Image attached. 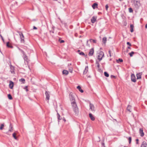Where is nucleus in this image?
Listing matches in <instances>:
<instances>
[{
	"instance_id": "f257e3e1",
	"label": "nucleus",
	"mask_w": 147,
	"mask_h": 147,
	"mask_svg": "<svg viewBox=\"0 0 147 147\" xmlns=\"http://www.w3.org/2000/svg\"><path fill=\"white\" fill-rule=\"evenodd\" d=\"M72 106L73 107L74 111L76 114L78 115L79 113L78 108L77 107L76 102H73Z\"/></svg>"
},
{
	"instance_id": "f03ea898",
	"label": "nucleus",
	"mask_w": 147,
	"mask_h": 147,
	"mask_svg": "<svg viewBox=\"0 0 147 147\" xmlns=\"http://www.w3.org/2000/svg\"><path fill=\"white\" fill-rule=\"evenodd\" d=\"M17 32L19 33L21 39L20 42L21 43H24L25 41L24 40V36L22 32L17 31Z\"/></svg>"
},
{
	"instance_id": "7ed1b4c3",
	"label": "nucleus",
	"mask_w": 147,
	"mask_h": 147,
	"mask_svg": "<svg viewBox=\"0 0 147 147\" xmlns=\"http://www.w3.org/2000/svg\"><path fill=\"white\" fill-rule=\"evenodd\" d=\"M104 56V53L102 51H100L98 54L97 57L99 61H100L102 60V58Z\"/></svg>"
},
{
	"instance_id": "20e7f679",
	"label": "nucleus",
	"mask_w": 147,
	"mask_h": 147,
	"mask_svg": "<svg viewBox=\"0 0 147 147\" xmlns=\"http://www.w3.org/2000/svg\"><path fill=\"white\" fill-rule=\"evenodd\" d=\"M69 98L70 101H71V105L73 104V102H76L75 98L74 97L73 94L72 92H70L69 95Z\"/></svg>"
},
{
	"instance_id": "39448f33",
	"label": "nucleus",
	"mask_w": 147,
	"mask_h": 147,
	"mask_svg": "<svg viewBox=\"0 0 147 147\" xmlns=\"http://www.w3.org/2000/svg\"><path fill=\"white\" fill-rule=\"evenodd\" d=\"M45 94L46 96V100L49 101L50 97L49 92L46 91Z\"/></svg>"
},
{
	"instance_id": "423d86ee",
	"label": "nucleus",
	"mask_w": 147,
	"mask_h": 147,
	"mask_svg": "<svg viewBox=\"0 0 147 147\" xmlns=\"http://www.w3.org/2000/svg\"><path fill=\"white\" fill-rule=\"evenodd\" d=\"M10 66V72L11 73L13 74H15V72L14 71L15 70V68L12 65H11Z\"/></svg>"
},
{
	"instance_id": "0eeeda50",
	"label": "nucleus",
	"mask_w": 147,
	"mask_h": 147,
	"mask_svg": "<svg viewBox=\"0 0 147 147\" xmlns=\"http://www.w3.org/2000/svg\"><path fill=\"white\" fill-rule=\"evenodd\" d=\"M94 53V48L91 49L89 51L88 55L89 56H92L93 55Z\"/></svg>"
},
{
	"instance_id": "6e6552de",
	"label": "nucleus",
	"mask_w": 147,
	"mask_h": 147,
	"mask_svg": "<svg viewBox=\"0 0 147 147\" xmlns=\"http://www.w3.org/2000/svg\"><path fill=\"white\" fill-rule=\"evenodd\" d=\"M131 80L134 82H136V80L135 76L134 74H132L131 75Z\"/></svg>"
},
{
	"instance_id": "1a4fd4ad",
	"label": "nucleus",
	"mask_w": 147,
	"mask_h": 147,
	"mask_svg": "<svg viewBox=\"0 0 147 147\" xmlns=\"http://www.w3.org/2000/svg\"><path fill=\"white\" fill-rule=\"evenodd\" d=\"M97 17L95 16H93L91 19V22L92 23H94L96 21Z\"/></svg>"
},
{
	"instance_id": "9d476101",
	"label": "nucleus",
	"mask_w": 147,
	"mask_h": 147,
	"mask_svg": "<svg viewBox=\"0 0 147 147\" xmlns=\"http://www.w3.org/2000/svg\"><path fill=\"white\" fill-rule=\"evenodd\" d=\"M13 85H14V83L13 82L11 81H10L9 82V87L11 89H12L13 87Z\"/></svg>"
},
{
	"instance_id": "9b49d317",
	"label": "nucleus",
	"mask_w": 147,
	"mask_h": 147,
	"mask_svg": "<svg viewBox=\"0 0 147 147\" xmlns=\"http://www.w3.org/2000/svg\"><path fill=\"white\" fill-rule=\"evenodd\" d=\"M139 133L140 136L141 137H143L144 135V133L143 132V129L142 128H140L139 130Z\"/></svg>"
},
{
	"instance_id": "f8f14e48",
	"label": "nucleus",
	"mask_w": 147,
	"mask_h": 147,
	"mask_svg": "<svg viewBox=\"0 0 147 147\" xmlns=\"http://www.w3.org/2000/svg\"><path fill=\"white\" fill-rule=\"evenodd\" d=\"M147 143L145 141H143L141 144L140 147H147Z\"/></svg>"
},
{
	"instance_id": "ddd939ff",
	"label": "nucleus",
	"mask_w": 147,
	"mask_h": 147,
	"mask_svg": "<svg viewBox=\"0 0 147 147\" xmlns=\"http://www.w3.org/2000/svg\"><path fill=\"white\" fill-rule=\"evenodd\" d=\"M13 130V126L12 124L10 123L9 125V129L8 131L7 132L8 133L9 132H11Z\"/></svg>"
},
{
	"instance_id": "4468645a",
	"label": "nucleus",
	"mask_w": 147,
	"mask_h": 147,
	"mask_svg": "<svg viewBox=\"0 0 147 147\" xmlns=\"http://www.w3.org/2000/svg\"><path fill=\"white\" fill-rule=\"evenodd\" d=\"M90 109L92 111H94V105L91 104V103H90Z\"/></svg>"
},
{
	"instance_id": "2eb2a0df",
	"label": "nucleus",
	"mask_w": 147,
	"mask_h": 147,
	"mask_svg": "<svg viewBox=\"0 0 147 147\" xmlns=\"http://www.w3.org/2000/svg\"><path fill=\"white\" fill-rule=\"evenodd\" d=\"M89 117H90V118L92 120V121H94L95 119V118H94V117L93 116V115H92V114L91 113H90L89 114Z\"/></svg>"
},
{
	"instance_id": "dca6fc26",
	"label": "nucleus",
	"mask_w": 147,
	"mask_h": 147,
	"mask_svg": "<svg viewBox=\"0 0 147 147\" xmlns=\"http://www.w3.org/2000/svg\"><path fill=\"white\" fill-rule=\"evenodd\" d=\"M7 47L9 48H13V46L9 43V42H7L6 44Z\"/></svg>"
},
{
	"instance_id": "f3484780",
	"label": "nucleus",
	"mask_w": 147,
	"mask_h": 147,
	"mask_svg": "<svg viewBox=\"0 0 147 147\" xmlns=\"http://www.w3.org/2000/svg\"><path fill=\"white\" fill-rule=\"evenodd\" d=\"M142 74L140 73H139L136 74V76L137 78V79H139L141 78Z\"/></svg>"
},
{
	"instance_id": "a211bd4d",
	"label": "nucleus",
	"mask_w": 147,
	"mask_h": 147,
	"mask_svg": "<svg viewBox=\"0 0 147 147\" xmlns=\"http://www.w3.org/2000/svg\"><path fill=\"white\" fill-rule=\"evenodd\" d=\"M88 66H86L85 67V68L83 74H86L88 71Z\"/></svg>"
},
{
	"instance_id": "6ab92c4d",
	"label": "nucleus",
	"mask_w": 147,
	"mask_h": 147,
	"mask_svg": "<svg viewBox=\"0 0 147 147\" xmlns=\"http://www.w3.org/2000/svg\"><path fill=\"white\" fill-rule=\"evenodd\" d=\"M77 88L78 89L79 91H80L81 93H83L84 92V91L83 90H82L81 88V87L80 86H78Z\"/></svg>"
},
{
	"instance_id": "aec40b11",
	"label": "nucleus",
	"mask_w": 147,
	"mask_h": 147,
	"mask_svg": "<svg viewBox=\"0 0 147 147\" xmlns=\"http://www.w3.org/2000/svg\"><path fill=\"white\" fill-rule=\"evenodd\" d=\"M134 26L133 24H131L130 25V31L131 32H132L134 31Z\"/></svg>"
},
{
	"instance_id": "412c9836",
	"label": "nucleus",
	"mask_w": 147,
	"mask_h": 147,
	"mask_svg": "<svg viewBox=\"0 0 147 147\" xmlns=\"http://www.w3.org/2000/svg\"><path fill=\"white\" fill-rule=\"evenodd\" d=\"M62 74H63L67 75L69 74V72L67 70H64L62 71Z\"/></svg>"
},
{
	"instance_id": "4be33fe9",
	"label": "nucleus",
	"mask_w": 147,
	"mask_h": 147,
	"mask_svg": "<svg viewBox=\"0 0 147 147\" xmlns=\"http://www.w3.org/2000/svg\"><path fill=\"white\" fill-rule=\"evenodd\" d=\"M98 4L96 3H94L92 6L93 9H95L96 7H97L98 6Z\"/></svg>"
},
{
	"instance_id": "5701e85b",
	"label": "nucleus",
	"mask_w": 147,
	"mask_h": 147,
	"mask_svg": "<svg viewBox=\"0 0 147 147\" xmlns=\"http://www.w3.org/2000/svg\"><path fill=\"white\" fill-rule=\"evenodd\" d=\"M57 116L58 121H59V120H60L62 119V118L61 117L60 115L58 113L57 114Z\"/></svg>"
},
{
	"instance_id": "b1692460",
	"label": "nucleus",
	"mask_w": 147,
	"mask_h": 147,
	"mask_svg": "<svg viewBox=\"0 0 147 147\" xmlns=\"http://www.w3.org/2000/svg\"><path fill=\"white\" fill-rule=\"evenodd\" d=\"M131 106L130 105H128L127 108V110L129 111L130 112H131V111H130Z\"/></svg>"
},
{
	"instance_id": "393cba45",
	"label": "nucleus",
	"mask_w": 147,
	"mask_h": 147,
	"mask_svg": "<svg viewBox=\"0 0 147 147\" xmlns=\"http://www.w3.org/2000/svg\"><path fill=\"white\" fill-rule=\"evenodd\" d=\"M102 41L103 43L105 44L107 41V38L106 37H103L102 38Z\"/></svg>"
},
{
	"instance_id": "a878e982",
	"label": "nucleus",
	"mask_w": 147,
	"mask_h": 147,
	"mask_svg": "<svg viewBox=\"0 0 147 147\" xmlns=\"http://www.w3.org/2000/svg\"><path fill=\"white\" fill-rule=\"evenodd\" d=\"M96 65L98 68H99L100 67V65L99 61L96 60Z\"/></svg>"
},
{
	"instance_id": "bb28decb",
	"label": "nucleus",
	"mask_w": 147,
	"mask_h": 147,
	"mask_svg": "<svg viewBox=\"0 0 147 147\" xmlns=\"http://www.w3.org/2000/svg\"><path fill=\"white\" fill-rule=\"evenodd\" d=\"M89 40L91 42H92L93 43H96V40H95L90 39Z\"/></svg>"
},
{
	"instance_id": "cd10ccee",
	"label": "nucleus",
	"mask_w": 147,
	"mask_h": 147,
	"mask_svg": "<svg viewBox=\"0 0 147 147\" xmlns=\"http://www.w3.org/2000/svg\"><path fill=\"white\" fill-rule=\"evenodd\" d=\"M20 81L22 82V83L24 84L25 82V80L24 78H21L19 80Z\"/></svg>"
},
{
	"instance_id": "c85d7f7f",
	"label": "nucleus",
	"mask_w": 147,
	"mask_h": 147,
	"mask_svg": "<svg viewBox=\"0 0 147 147\" xmlns=\"http://www.w3.org/2000/svg\"><path fill=\"white\" fill-rule=\"evenodd\" d=\"M12 136L15 139L17 140V137L16 136V134L15 132L13 134Z\"/></svg>"
},
{
	"instance_id": "c756f323",
	"label": "nucleus",
	"mask_w": 147,
	"mask_h": 147,
	"mask_svg": "<svg viewBox=\"0 0 147 147\" xmlns=\"http://www.w3.org/2000/svg\"><path fill=\"white\" fill-rule=\"evenodd\" d=\"M135 53L133 51H131V53H129V54L130 57H132L133 56V55L135 53Z\"/></svg>"
},
{
	"instance_id": "7c9ffc66",
	"label": "nucleus",
	"mask_w": 147,
	"mask_h": 147,
	"mask_svg": "<svg viewBox=\"0 0 147 147\" xmlns=\"http://www.w3.org/2000/svg\"><path fill=\"white\" fill-rule=\"evenodd\" d=\"M123 62V60L121 59H119L118 60H117V62L118 63L120 62Z\"/></svg>"
},
{
	"instance_id": "2f4dec72",
	"label": "nucleus",
	"mask_w": 147,
	"mask_h": 147,
	"mask_svg": "<svg viewBox=\"0 0 147 147\" xmlns=\"http://www.w3.org/2000/svg\"><path fill=\"white\" fill-rule=\"evenodd\" d=\"M24 61H26L27 63H29L30 61V60L28 59V57H27L26 58H24Z\"/></svg>"
},
{
	"instance_id": "473e14b6",
	"label": "nucleus",
	"mask_w": 147,
	"mask_h": 147,
	"mask_svg": "<svg viewBox=\"0 0 147 147\" xmlns=\"http://www.w3.org/2000/svg\"><path fill=\"white\" fill-rule=\"evenodd\" d=\"M7 96H8V97L9 99L12 100L13 99L12 97L10 94H8V95Z\"/></svg>"
},
{
	"instance_id": "72a5a7b5",
	"label": "nucleus",
	"mask_w": 147,
	"mask_h": 147,
	"mask_svg": "<svg viewBox=\"0 0 147 147\" xmlns=\"http://www.w3.org/2000/svg\"><path fill=\"white\" fill-rule=\"evenodd\" d=\"M104 75L105 76L107 77H109V74L106 71L104 73Z\"/></svg>"
},
{
	"instance_id": "f704fd0d",
	"label": "nucleus",
	"mask_w": 147,
	"mask_h": 147,
	"mask_svg": "<svg viewBox=\"0 0 147 147\" xmlns=\"http://www.w3.org/2000/svg\"><path fill=\"white\" fill-rule=\"evenodd\" d=\"M129 13H133V11L131 8L130 7L129 8Z\"/></svg>"
},
{
	"instance_id": "c9c22d12",
	"label": "nucleus",
	"mask_w": 147,
	"mask_h": 147,
	"mask_svg": "<svg viewBox=\"0 0 147 147\" xmlns=\"http://www.w3.org/2000/svg\"><path fill=\"white\" fill-rule=\"evenodd\" d=\"M23 59H24L25 58H26L27 57V56L26 55V54L25 53H23Z\"/></svg>"
},
{
	"instance_id": "e433bc0d",
	"label": "nucleus",
	"mask_w": 147,
	"mask_h": 147,
	"mask_svg": "<svg viewBox=\"0 0 147 147\" xmlns=\"http://www.w3.org/2000/svg\"><path fill=\"white\" fill-rule=\"evenodd\" d=\"M4 126V125L3 124H2L1 125V126L0 127V130H2Z\"/></svg>"
},
{
	"instance_id": "4c0bfd02",
	"label": "nucleus",
	"mask_w": 147,
	"mask_h": 147,
	"mask_svg": "<svg viewBox=\"0 0 147 147\" xmlns=\"http://www.w3.org/2000/svg\"><path fill=\"white\" fill-rule=\"evenodd\" d=\"M134 5L136 8H139V6L138 4L137 3H135L134 4Z\"/></svg>"
},
{
	"instance_id": "58836bf2",
	"label": "nucleus",
	"mask_w": 147,
	"mask_h": 147,
	"mask_svg": "<svg viewBox=\"0 0 147 147\" xmlns=\"http://www.w3.org/2000/svg\"><path fill=\"white\" fill-rule=\"evenodd\" d=\"M128 140L129 141V143L130 144L131 141V137H130L128 138Z\"/></svg>"
},
{
	"instance_id": "ea45409f",
	"label": "nucleus",
	"mask_w": 147,
	"mask_h": 147,
	"mask_svg": "<svg viewBox=\"0 0 147 147\" xmlns=\"http://www.w3.org/2000/svg\"><path fill=\"white\" fill-rule=\"evenodd\" d=\"M59 41L61 43H63L64 42V40H61L60 38L59 39Z\"/></svg>"
},
{
	"instance_id": "a19ab883",
	"label": "nucleus",
	"mask_w": 147,
	"mask_h": 147,
	"mask_svg": "<svg viewBox=\"0 0 147 147\" xmlns=\"http://www.w3.org/2000/svg\"><path fill=\"white\" fill-rule=\"evenodd\" d=\"M108 53L109 54V56L110 57H111V51L110 50H109L108 51Z\"/></svg>"
},
{
	"instance_id": "79ce46f5",
	"label": "nucleus",
	"mask_w": 147,
	"mask_h": 147,
	"mask_svg": "<svg viewBox=\"0 0 147 147\" xmlns=\"http://www.w3.org/2000/svg\"><path fill=\"white\" fill-rule=\"evenodd\" d=\"M79 54L80 55H85V54H84V53L82 52L79 53Z\"/></svg>"
},
{
	"instance_id": "37998d69",
	"label": "nucleus",
	"mask_w": 147,
	"mask_h": 147,
	"mask_svg": "<svg viewBox=\"0 0 147 147\" xmlns=\"http://www.w3.org/2000/svg\"><path fill=\"white\" fill-rule=\"evenodd\" d=\"M24 88L26 91V92H28V91L27 86H26Z\"/></svg>"
},
{
	"instance_id": "c03bdc74",
	"label": "nucleus",
	"mask_w": 147,
	"mask_h": 147,
	"mask_svg": "<svg viewBox=\"0 0 147 147\" xmlns=\"http://www.w3.org/2000/svg\"><path fill=\"white\" fill-rule=\"evenodd\" d=\"M109 6L108 4H107L105 6L106 9L107 11Z\"/></svg>"
},
{
	"instance_id": "a18cd8bd",
	"label": "nucleus",
	"mask_w": 147,
	"mask_h": 147,
	"mask_svg": "<svg viewBox=\"0 0 147 147\" xmlns=\"http://www.w3.org/2000/svg\"><path fill=\"white\" fill-rule=\"evenodd\" d=\"M88 40H87V42H87V43H86V45L88 47H90V45L89 44H88Z\"/></svg>"
},
{
	"instance_id": "49530a36",
	"label": "nucleus",
	"mask_w": 147,
	"mask_h": 147,
	"mask_svg": "<svg viewBox=\"0 0 147 147\" xmlns=\"http://www.w3.org/2000/svg\"><path fill=\"white\" fill-rule=\"evenodd\" d=\"M69 71L70 73H72L73 71V69L72 68L69 69Z\"/></svg>"
},
{
	"instance_id": "de8ad7c7",
	"label": "nucleus",
	"mask_w": 147,
	"mask_h": 147,
	"mask_svg": "<svg viewBox=\"0 0 147 147\" xmlns=\"http://www.w3.org/2000/svg\"><path fill=\"white\" fill-rule=\"evenodd\" d=\"M136 144H139V140L138 139H136Z\"/></svg>"
},
{
	"instance_id": "09e8293b",
	"label": "nucleus",
	"mask_w": 147,
	"mask_h": 147,
	"mask_svg": "<svg viewBox=\"0 0 147 147\" xmlns=\"http://www.w3.org/2000/svg\"><path fill=\"white\" fill-rule=\"evenodd\" d=\"M20 51L22 53V54L25 53V52H24V51L21 49Z\"/></svg>"
},
{
	"instance_id": "8fccbe9b",
	"label": "nucleus",
	"mask_w": 147,
	"mask_h": 147,
	"mask_svg": "<svg viewBox=\"0 0 147 147\" xmlns=\"http://www.w3.org/2000/svg\"><path fill=\"white\" fill-rule=\"evenodd\" d=\"M127 44L129 46H131V44L129 42H127Z\"/></svg>"
},
{
	"instance_id": "3c124183",
	"label": "nucleus",
	"mask_w": 147,
	"mask_h": 147,
	"mask_svg": "<svg viewBox=\"0 0 147 147\" xmlns=\"http://www.w3.org/2000/svg\"><path fill=\"white\" fill-rule=\"evenodd\" d=\"M0 36L1 37V38L2 39V40H3V41H4V39L3 37H2V36L1 35V34L0 35Z\"/></svg>"
},
{
	"instance_id": "603ef678",
	"label": "nucleus",
	"mask_w": 147,
	"mask_h": 147,
	"mask_svg": "<svg viewBox=\"0 0 147 147\" xmlns=\"http://www.w3.org/2000/svg\"><path fill=\"white\" fill-rule=\"evenodd\" d=\"M102 146H104V147H105V144L104 142L102 143Z\"/></svg>"
},
{
	"instance_id": "864d4df0",
	"label": "nucleus",
	"mask_w": 147,
	"mask_h": 147,
	"mask_svg": "<svg viewBox=\"0 0 147 147\" xmlns=\"http://www.w3.org/2000/svg\"><path fill=\"white\" fill-rule=\"evenodd\" d=\"M111 78H115V76H113V75H111Z\"/></svg>"
},
{
	"instance_id": "5fc2aeb1",
	"label": "nucleus",
	"mask_w": 147,
	"mask_h": 147,
	"mask_svg": "<svg viewBox=\"0 0 147 147\" xmlns=\"http://www.w3.org/2000/svg\"><path fill=\"white\" fill-rule=\"evenodd\" d=\"M33 29H34L36 30L37 29V28L35 26H33Z\"/></svg>"
},
{
	"instance_id": "6e6d98bb",
	"label": "nucleus",
	"mask_w": 147,
	"mask_h": 147,
	"mask_svg": "<svg viewBox=\"0 0 147 147\" xmlns=\"http://www.w3.org/2000/svg\"><path fill=\"white\" fill-rule=\"evenodd\" d=\"M135 1L136 3L139 2V0H135Z\"/></svg>"
},
{
	"instance_id": "4d7b16f0",
	"label": "nucleus",
	"mask_w": 147,
	"mask_h": 147,
	"mask_svg": "<svg viewBox=\"0 0 147 147\" xmlns=\"http://www.w3.org/2000/svg\"><path fill=\"white\" fill-rule=\"evenodd\" d=\"M127 49H131V48L130 47L128 46L127 47Z\"/></svg>"
},
{
	"instance_id": "13d9d810",
	"label": "nucleus",
	"mask_w": 147,
	"mask_h": 147,
	"mask_svg": "<svg viewBox=\"0 0 147 147\" xmlns=\"http://www.w3.org/2000/svg\"><path fill=\"white\" fill-rule=\"evenodd\" d=\"M63 121H66V120L65 119L64 117L63 118Z\"/></svg>"
},
{
	"instance_id": "bf43d9fd",
	"label": "nucleus",
	"mask_w": 147,
	"mask_h": 147,
	"mask_svg": "<svg viewBox=\"0 0 147 147\" xmlns=\"http://www.w3.org/2000/svg\"><path fill=\"white\" fill-rule=\"evenodd\" d=\"M145 27L146 28H147V24L145 25Z\"/></svg>"
},
{
	"instance_id": "052dcab7",
	"label": "nucleus",
	"mask_w": 147,
	"mask_h": 147,
	"mask_svg": "<svg viewBox=\"0 0 147 147\" xmlns=\"http://www.w3.org/2000/svg\"><path fill=\"white\" fill-rule=\"evenodd\" d=\"M128 52H129V50L128 49H127L126 50V52L127 53H128Z\"/></svg>"
},
{
	"instance_id": "680f3d73",
	"label": "nucleus",
	"mask_w": 147,
	"mask_h": 147,
	"mask_svg": "<svg viewBox=\"0 0 147 147\" xmlns=\"http://www.w3.org/2000/svg\"><path fill=\"white\" fill-rule=\"evenodd\" d=\"M50 32H52V33H54V32L53 31H50Z\"/></svg>"
},
{
	"instance_id": "e2e57ef3",
	"label": "nucleus",
	"mask_w": 147,
	"mask_h": 147,
	"mask_svg": "<svg viewBox=\"0 0 147 147\" xmlns=\"http://www.w3.org/2000/svg\"><path fill=\"white\" fill-rule=\"evenodd\" d=\"M17 48L19 51L21 49L19 47H17Z\"/></svg>"
},
{
	"instance_id": "0e129e2a",
	"label": "nucleus",
	"mask_w": 147,
	"mask_h": 147,
	"mask_svg": "<svg viewBox=\"0 0 147 147\" xmlns=\"http://www.w3.org/2000/svg\"><path fill=\"white\" fill-rule=\"evenodd\" d=\"M80 52V50H78V52L79 53V52Z\"/></svg>"
},
{
	"instance_id": "69168bd1",
	"label": "nucleus",
	"mask_w": 147,
	"mask_h": 147,
	"mask_svg": "<svg viewBox=\"0 0 147 147\" xmlns=\"http://www.w3.org/2000/svg\"><path fill=\"white\" fill-rule=\"evenodd\" d=\"M26 47H24L23 48V49H26Z\"/></svg>"
},
{
	"instance_id": "338daca9",
	"label": "nucleus",
	"mask_w": 147,
	"mask_h": 147,
	"mask_svg": "<svg viewBox=\"0 0 147 147\" xmlns=\"http://www.w3.org/2000/svg\"><path fill=\"white\" fill-rule=\"evenodd\" d=\"M124 147H128L127 146H124Z\"/></svg>"
}]
</instances>
